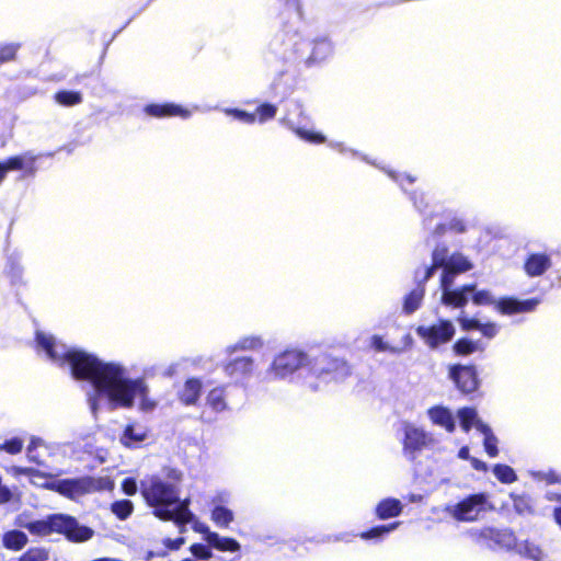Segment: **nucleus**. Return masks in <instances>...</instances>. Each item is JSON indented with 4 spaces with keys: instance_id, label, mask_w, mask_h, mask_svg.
I'll return each instance as SVG.
<instances>
[{
    "instance_id": "obj_1",
    "label": "nucleus",
    "mask_w": 561,
    "mask_h": 561,
    "mask_svg": "<svg viewBox=\"0 0 561 561\" xmlns=\"http://www.w3.org/2000/svg\"><path fill=\"white\" fill-rule=\"evenodd\" d=\"M68 364L71 376L79 381H90L99 394L119 398L124 390L121 375L124 368L115 363L102 362L94 354L82 350L70 348L61 354V365Z\"/></svg>"
},
{
    "instance_id": "obj_2",
    "label": "nucleus",
    "mask_w": 561,
    "mask_h": 561,
    "mask_svg": "<svg viewBox=\"0 0 561 561\" xmlns=\"http://www.w3.org/2000/svg\"><path fill=\"white\" fill-rule=\"evenodd\" d=\"M24 527L36 537L61 535L71 542H84L94 535L90 527L80 525L76 517L61 513L49 514L45 518L27 522Z\"/></svg>"
},
{
    "instance_id": "obj_3",
    "label": "nucleus",
    "mask_w": 561,
    "mask_h": 561,
    "mask_svg": "<svg viewBox=\"0 0 561 561\" xmlns=\"http://www.w3.org/2000/svg\"><path fill=\"white\" fill-rule=\"evenodd\" d=\"M140 494L153 513L179 502V488L159 476H151L140 482Z\"/></svg>"
},
{
    "instance_id": "obj_4",
    "label": "nucleus",
    "mask_w": 561,
    "mask_h": 561,
    "mask_svg": "<svg viewBox=\"0 0 561 561\" xmlns=\"http://www.w3.org/2000/svg\"><path fill=\"white\" fill-rule=\"evenodd\" d=\"M123 382V392L118 394L119 398H114L112 394L108 397V401L113 409L124 408L130 409L134 405L135 397L140 398L139 409L144 412L152 411L157 407V402L148 397V386L144 378L130 379L126 378L125 375H121Z\"/></svg>"
},
{
    "instance_id": "obj_5",
    "label": "nucleus",
    "mask_w": 561,
    "mask_h": 561,
    "mask_svg": "<svg viewBox=\"0 0 561 561\" xmlns=\"http://www.w3.org/2000/svg\"><path fill=\"white\" fill-rule=\"evenodd\" d=\"M113 486L114 483L108 477L83 476L75 479H62L58 481L55 490L68 499H77L85 494L112 490Z\"/></svg>"
},
{
    "instance_id": "obj_6",
    "label": "nucleus",
    "mask_w": 561,
    "mask_h": 561,
    "mask_svg": "<svg viewBox=\"0 0 561 561\" xmlns=\"http://www.w3.org/2000/svg\"><path fill=\"white\" fill-rule=\"evenodd\" d=\"M309 371L313 378L323 382L344 380L352 374L351 366L345 359L327 353L314 358Z\"/></svg>"
},
{
    "instance_id": "obj_7",
    "label": "nucleus",
    "mask_w": 561,
    "mask_h": 561,
    "mask_svg": "<svg viewBox=\"0 0 561 561\" xmlns=\"http://www.w3.org/2000/svg\"><path fill=\"white\" fill-rule=\"evenodd\" d=\"M432 262L438 264L443 270L440 279L447 283L449 277H457L459 274L470 271L472 263L460 252H454L449 255L446 245H437L432 252Z\"/></svg>"
},
{
    "instance_id": "obj_8",
    "label": "nucleus",
    "mask_w": 561,
    "mask_h": 561,
    "mask_svg": "<svg viewBox=\"0 0 561 561\" xmlns=\"http://www.w3.org/2000/svg\"><path fill=\"white\" fill-rule=\"evenodd\" d=\"M493 508L489 501V495L484 492H479L470 494L458 502L450 511V515L458 522H474L482 513Z\"/></svg>"
},
{
    "instance_id": "obj_9",
    "label": "nucleus",
    "mask_w": 561,
    "mask_h": 561,
    "mask_svg": "<svg viewBox=\"0 0 561 561\" xmlns=\"http://www.w3.org/2000/svg\"><path fill=\"white\" fill-rule=\"evenodd\" d=\"M415 332L430 348H437L454 339L456 329L450 320L439 319L431 325H419Z\"/></svg>"
},
{
    "instance_id": "obj_10",
    "label": "nucleus",
    "mask_w": 561,
    "mask_h": 561,
    "mask_svg": "<svg viewBox=\"0 0 561 561\" xmlns=\"http://www.w3.org/2000/svg\"><path fill=\"white\" fill-rule=\"evenodd\" d=\"M471 538L478 546L492 550L512 548L515 545V536L507 528L483 527L472 531Z\"/></svg>"
},
{
    "instance_id": "obj_11",
    "label": "nucleus",
    "mask_w": 561,
    "mask_h": 561,
    "mask_svg": "<svg viewBox=\"0 0 561 561\" xmlns=\"http://www.w3.org/2000/svg\"><path fill=\"white\" fill-rule=\"evenodd\" d=\"M456 277H449L447 283L443 279L439 280V287L442 290L440 302L454 309H461L467 306L469 301L470 291H474L476 283L465 284L454 288V282Z\"/></svg>"
},
{
    "instance_id": "obj_12",
    "label": "nucleus",
    "mask_w": 561,
    "mask_h": 561,
    "mask_svg": "<svg viewBox=\"0 0 561 561\" xmlns=\"http://www.w3.org/2000/svg\"><path fill=\"white\" fill-rule=\"evenodd\" d=\"M448 375L462 394H471L480 387V379L474 365L454 364L449 367Z\"/></svg>"
},
{
    "instance_id": "obj_13",
    "label": "nucleus",
    "mask_w": 561,
    "mask_h": 561,
    "mask_svg": "<svg viewBox=\"0 0 561 561\" xmlns=\"http://www.w3.org/2000/svg\"><path fill=\"white\" fill-rule=\"evenodd\" d=\"M403 433L402 449L404 455L412 460L415 459L416 454L421 453L434 442L431 434L410 423L403 426Z\"/></svg>"
},
{
    "instance_id": "obj_14",
    "label": "nucleus",
    "mask_w": 561,
    "mask_h": 561,
    "mask_svg": "<svg viewBox=\"0 0 561 561\" xmlns=\"http://www.w3.org/2000/svg\"><path fill=\"white\" fill-rule=\"evenodd\" d=\"M308 362L307 354L298 350H286L278 354L271 365V370L277 377L294 374Z\"/></svg>"
},
{
    "instance_id": "obj_15",
    "label": "nucleus",
    "mask_w": 561,
    "mask_h": 561,
    "mask_svg": "<svg viewBox=\"0 0 561 561\" xmlns=\"http://www.w3.org/2000/svg\"><path fill=\"white\" fill-rule=\"evenodd\" d=\"M539 304L540 299L537 297L519 300L515 297L504 296L497 299L495 310L503 316H513L533 312Z\"/></svg>"
},
{
    "instance_id": "obj_16",
    "label": "nucleus",
    "mask_w": 561,
    "mask_h": 561,
    "mask_svg": "<svg viewBox=\"0 0 561 561\" xmlns=\"http://www.w3.org/2000/svg\"><path fill=\"white\" fill-rule=\"evenodd\" d=\"M174 505L173 510L170 507L158 510L154 512V516L164 522H174L179 526H184L193 520L194 515L188 508L190 499L179 500Z\"/></svg>"
},
{
    "instance_id": "obj_17",
    "label": "nucleus",
    "mask_w": 561,
    "mask_h": 561,
    "mask_svg": "<svg viewBox=\"0 0 561 561\" xmlns=\"http://www.w3.org/2000/svg\"><path fill=\"white\" fill-rule=\"evenodd\" d=\"M224 373L237 381L252 376L254 371V360L249 356L236 357L222 365Z\"/></svg>"
},
{
    "instance_id": "obj_18",
    "label": "nucleus",
    "mask_w": 561,
    "mask_h": 561,
    "mask_svg": "<svg viewBox=\"0 0 561 561\" xmlns=\"http://www.w3.org/2000/svg\"><path fill=\"white\" fill-rule=\"evenodd\" d=\"M144 112L151 116L157 118H163V117H181V118H187L191 115V112L175 103L167 102V103H151L147 104L144 107Z\"/></svg>"
},
{
    "instance_id": "obj_19",
    "label": "nucleus",
    "mask_w": 561,
    "mask_h": 561,
    "mask_svg": "<svg viewBox=\"0 0 561 561\" xmlns=\"http://www.w3.org/2000/svg\"><path fill=\"white\" fill-rule=\"evenodd\" d=\"M5 173L9 171H23V176H34L37 172L36 158L31 153L9 157L1 162Z\"/></svg>"
},
{
    "instance_id": "obj_20",
    "label": "nucleus",
    "mask_w": 561,
    "mask_h": 561,
    "mask_svg": "<svg viewBox=\"0 0 561 561\" xmlns=\"http://www.w3.org/2000/svg\"><path fill=\"white\" fill-rule=\"evenodd\" d=\"M551 259L546 253H531L524 262V271L529 277L543 275L551 267Z\"/></svg>"
},
{
    "instance_id": "obj_21",
    "label": "nucleus",
    "mask_w": 561,
    "mask_h": 561,
    "mask_svg": "<svg viewBox=\"0 0 561 561\" xmlns=\"http://www.w3.org/2000/svg\"><path fill=\"white\" fill-rule=\"evenodd\" d=\"M203 383L201 379L192 377L185 380L182 390L179 392V400L182 404L195 405L202 394Z\"/></svg>"
},
{
    "instance_id": "obj_22",
    "label": "nucleus",
    "mask_w": 561,
    "mask_h": 561,
    "mask_svg": "<svg viewBox=\"0 0 561 561\" xmlns=\"http://www.w3.org/2000/svg\"><path fill=\"white\" fill-rule=\"evenodd\" d=\"M428 416L431 421L444 427L448 433L455 431V420L451 412L445 407H433L428 410Z\"/></svg>"
},
{
    "instance_id": "obj_23",
    "label": "nucleus",
    "mask_w": 561,
    "mask_h": 561,
    "mask_svg": "<svg viewBox=\"0 0 561 561\" xmlns=\"http://www.w3.org/2000/svg\"><path fill=\"white\" fill-rule=\"evenodd\" d=\"M425 296V288L422 284H416V286L410 290L403 297L402 311L405 314L414 313L423 304Z\"/></svg>"
},
{
    "instance_id": "obj_24",
    "label": "nucleus",
    "mask_w": 561,
    "mask_h": 561,
    "mask_svg": "<svg viewBox=\"0 0 561 561\" xmlns=\"http://www.w3.org/2000/svg\"><path fill=\"white\" fill-rule=\"evenodd\" d=\"M402 510H403V506H402L400 500L393 499V497H388V499L381 500L377 504V506L375 508V513L379 519H388V518L399 516L401 514Z\"/></svg>"
},
{
    "instance_id": "obj_25",
    "label": "nucleus",
    "mask_w": 561,
    "mask_h": 561,
    "mask_svg": "<svg viewBox=\"0 0 561 561\" xmlns=\"http://www.w3.org/2000/svg\"><path fill=\"white\" fill-rule=\"evenodd\" d=\"M206 541L209 547L222 552H238L241 545L231 537H220L217 533L208 534Z\"/></svg>"
},
{
    "instance_id": "obj_26",
    "label": "nucleus",
    "mask_w": 561,
    "mask_h": 561,
    "mask_svg": "<svg viewBox=\"0 0 561 561\" xmlns=\"http://www.w3.org/2000/svg\"><path fill=\"white\" fill-rule=\"evenodd\" d=\"M28 542L27 536L19 529L8 530L2 535V545L11 551L22 550Z\"/></svg>"
},
{
    "instance_id": "obj_27",
    "label": "nucleus",
    "mask_w": 561,
    "mask_h": 561,
    "mask_svg": "<svg viewBox=\"0 0 561 561\" xmlns=\"http://www.w3.org/2000/svg\"><path fill=\"white\" fill-rule=\"evenodd\" d=\"M510 497L512 499L514 511L518 515L528 516L535 514V501L530 495L511 493Z\"/></svg>"
},
{
    "instance_id": "obj_28",
    "label": "nucleus",
    "mask_w": 561,
    "mask_h": 561,
    "mask_svg": "<svg viewBox=\"0 0 561 561\" xmlns=\"http://www.w3.org/2000/svg\"><path fill=\"white\" fill-rule=\"evenodd\" d=\"M206 403L215 412H221L226 410V389L222 386L215 387L209 390L206 397Z\"/></svg>"
},
{
    "instance_id": "obj_29",
    "label": "nucleus",
    "mask_w": 561,
    "mask_h": 561,
    "mask_svg": "<svg viewBox=\"0 0 561 561\" xmlns=\"http://www.w3.org/2000/svg\"><path fill=\"white\" fill-rule=\"evenodd\" d=\"M54 101L65 107L76 106L83 101V96L79 91L59 90L54 96Z\"/></svg>"
},
{
    "instance_id": "obj_30",
    "label": "nucleus",
    "mask_w": 561,
    "mask_h": 561,
    "mask_svg": "<svg viewBox=\"0 0 561 561\" xmlns=\"http://www.w3.org/2000/svg\"><path fill=\"white\" fill-rule=\"evenodd\" d=\"M211 520L216 524V526L220 528H227L231 522L233 520V513L231 510L222 506L216 505L211 510Z\"/></svg>"
},
{
    "instance_id": "obj_31",
    "label": "nucleus",
    "mask_w": 561,
    "mask_h": 561,
    "mask_svg": "<svg viewBox=\"0 0 561 561\" xmlns=\"http://www.w3.org/2000/svg\"><path fill=\"white\" fill-rule=\"evenodd\" d=\"M36 342L37 344L46 352L47 356L58 362L61 365V355H59L55 350V341L51 336L45 335L42 332L36 333Z\"/></svg>"
},
{
    "instance_id": "obj_32",
    "label": "nucleus",
    "mask_w": 561,
    "mask_h": 561,
    "mask_svg": "<svg viewBox=\"0 0 561 561\" xmlns=\"http://www.w3.org/2000/svg\"><path fill=\"white\" fill-rule=\"evenodd\" d=\"M147 432L136 430L134 424H127L124 428L122 443L125 446H131L134 443H141L147 438Z\"/></svg>"
},
{
    "instance_id": "obj_33",
    "label": "nucleus",
    "mask_w": 561,
    "mask_h": 561,
    "mask_svg": "<svg viewBox=\"0 0 561 561\" xmlns=\"http://www.w3.org/2000/svg\"><path fill=\"white\" fill-rule=\"evenodd\" d=\"M49 549L45 547H31L13 561H48Z\"/></svg>"
},
{
    "instance_id": "obj_34",
    "label": "nucleus",
    "mask_w": 561,
    "mask_h": 561,
    "mask_svg": "<svg viewBox=\"0 0 561 561\" xmlns=\"http://www.w3.org/2000/svg\"><path fill=\"white\" fill-rule=\"evenodd\" d=\"M111 512L119 519L126 520L134 512V504L130 500H118L111 504Z\"/></svg>"
},
{
    "instance_id": "obj_35",
    "label": "nucleus",
    "mask_w": 561,
    "mask_h": 561,
    "mask_svg": "<svg viewBox=\"0 0 561 561\" xmlns=\"http://www.w3.org/2000/svg\"><path fill=\"white\" fill-rule=\"evenodd\" d=\"M458 417L460 426L466 433H468L472 426L476 425V422L479 421L476 409L471 407L459 409Z\"/></svg>"
},
{
    "instance_id": "obj_36",
    "label": "nucleus",
    "mask_w": 561,
    "mask_h": 561,
    "mask_svg": "<svg viewBox=\"0 0 561 561\" xmlns=\"http://www.w3.org/2000/svg\"><path fill=\"white\" fill-rule=\"evenodd\" d=\"M478 343L468 337H460L453 344V352L457 356H468L478 351Z\"/></svg>"
},
{
    "instance_id": "obj_37",
    "label": "nucleus",
    "mask_w": 561,
    "mask_h": 561,
    "mask_svg": "<svg viewBox=\"0 0 561 561\" xmlns=\"http://www.w3.org/2000/svg\"><path fill=\"white\" fill-rule=\"evenodd\" d=\"M277 111L278 108L275 104L265 102L260 104L252 114H255L256 123L264 124L274 119Z\"/></svg>"
},
{
    "instance_id": "obj_38",
    "label": "nucleus",
    "mask_w": 561,
    "mask_h": 561,
    "mask_svg": "<svg viewBox=\"0 0 561 561\" xmlns=\"http://www.w3.org/2000/svg\"><path fill=\"white\" fill-rule=\"evenodd\" d=\"M493 473L496 477V479L504 484H510L517 480L516 472L508 465H504V463L494 465Z\"/></svg>"
},
{
    "instance_id": "obj_39",
    "label": "nucleus",
    "mask_w": 561,
    "mask_h": 561,
    "mask_svg": "<svg viewBox=\"0 0 561 561\" xmlns=\"http://www.w3.org/2000/svg\"><path fill=\"white\" fill-rule=\"evenodd\" d=\"M470 295L474 306H493L495 308L497 299L494 298L489 289H478L476 287L474 291H470Z\"/></svg>"
},
{
    "instance_id": "obj_40",
    "label": "nucleus",
    "mask_w": 561,
    "mask_h": 561,
    "mask_svg": "<svg viewBox=\"0 0 561 561\" xmlns=\"http://www.w3.org/2000/svg\"><path fill=\"white\" fill-rule=\"evenodd\" d=\"M398 525L399 522H394L389 525L375 526L366 531L360 533L359 537L364 540L381 538L382 536L389 534L391 530L396 529Z\"/></svg>"
},
{
    "instance_id": "obj_41",
    "label": "nucleus",
    "mask_w": 561,
    "mask_h": 561,
    "mask_svg": "<svg viewBox=\"0 0 561 561\" xmlns=\"http://www.w3.org/2000/svg\"><path fill=\"white\" fill-rule=\"evenodd\" d=\"M294 131L298 137L310 144L320 145L327 141L325 136L319 131L308 130L301 127L295 128Z\"/></svg>"
},
{
    "instance_id": "obj_42",
    "label": "nucleus",
    "mask_w": 561,
    "mask_h": 561,
    "mask_svg": "<svg viewBox=\"0 0 561 561\" xmlns=\"http://www.w3.org/2000/svg\"><path fill=\"white\" fill-rule=\"evenodd\" d=\"M225 113L228 116L233 117L234 119H238L244 124L252 125L256 123L255 114H252L250 112H247L244 110L240 108H226Z\"/></svg>"
},
{
    "instance_id": "obj_43",
    "label": "nucleus",
    "mask_w": 561,
    "mask_h": 561,
    "mask_svg": "<svg viewBox=\"0 0 561 561\" xmlns=\"http://www.w3.org/2000/svg\"><path fill=\"white\" fill-rule=\"evenodd\" d=\"M19 48V44H0V65L14 60Z\"/></svg>"
},
{
    "instance_id": "obj_44",
    "label": "nucleus",
    "mask_w": 561,
    "mask_h": 561,
    "mask_svg": "<svg viewBox=\"0 0 561 561\" xmlns=\"http://www.w3.org/2000/svg\"><path fill=\"white\" fill-rule=\"evenodd\" d=\"M23 449V440L20 437H12L0 444V450L10 455H18Z\"/></svg>"
},
{
    "instance_id": "obj_45",
    "label": "nucleus",
    "mask_w": 561,
    "mask_h": 561,
    "mask_svg": "<svg viewBox=\"0 0 561 561\" xmlns=\"http://www.w3.org/2000/svg\"><path fill=\"white\" fill-rule=\"evenodd\" d=\"M210 548L211 547H209V545H204V543L197 542V543H193L190 547V551L194 556L195 559L206 561L213 557V552H211Z\"/></svg>"
},
{
    "instance_id": "obj_46",
    "label": "nucleus",
    "mask_w": 561,
    "mask_h": 561,
    "mask_svg": "<svg viewBox=\"0 0 561 561\" xmlns=\"http://www.w3.org/2000/svg\"><path fill=\"white\" fill-rule=\"evenodd\" d=\"M456 320L459 323L461 330L467 332L472 330H479L481 323L476 318H469L465 312H461Z\"/></svg>"
},
{
    "instance_id": "obj_47",
    "label": "nucleus",
    "mask_w": 561,
    "mask_h": 561,
    "mask_svg": "<svg viewBox=\"0 0 561 561\" xmlns=\"http://www.w3.org/2000/svg\"><path fill=\"white\" fill-rule=\"evenodd\" d=\"M263 345V341L259 336H245L242 337L234 346L239 350H255Z\"/></svg>"
},
{
    "instance_id": "obj_48",
    "label": "nucleus",
    "mask_w": 561,
    "mask_h": 561,
    "mask_svg": "<svg viewBox=\"0 0 561 561\" xmlns=\"http://www.w3.org/2000/svg\"><path fill=\"white\" fill-rule=\"evenodd\" d=\"M483 446L485 453L491 457L494 458L499 455V448H497V438L494 434L489 435L488 437H484L483 439Z\"/></svg>"
},
{
    "instance_id": "obj_49",
    "label": "nucleus",
    "mask_w": 561,
    "mask_h": 561,
    "mask_svg": "<svg viewBox=\"0 0 561 561\" xmlns=\"http://www.w3.org/2000/svg\"><path fill=\"white\" fill-rule=\"evenodd\" d=\"M499 325L495 322H485L480 323V328L478 331L481 332V334L488 339H493L499 333Z\"/></svg>"
},
{
    "instance_id": "obj_50",
    "label": "nucleus",
    "mask_w": 561,
    "mask_h": 561,
    "mask_svg": "<svg viewBox=\"0 0 561 561\" xmlns=\"http://www.w3.org/2000/svg\"><path fill=\"white\" fill-rule=\"evenodd\" d=\"M8 472L12 473L15 477L19 476H28V477H35L38 476V471L33 468H26V467H18L12 466L8 469Z\"/></svg>"
},
{
    "instance_id": "obj_51",
    "label": "nucleus",
    "mask_w": 561,
    "mask_h": 561,
    "mask_svg": "<svg viewBox=\"0 0 561 561\" xmlns=\"http://www.w3.org/2000/svg\"><path fill=\"white\" fill-rule=\"evenodd\" d=\"M122 490L127 495H135L138 490L136 480L130 477L125 478L122 482Z\"/></svg>"
},
{
    "instance_id": "obj_52",
    "label": "nucleus",
    "mask_w": 561,
    "mask_h": 561,
    "mask_svg": "<svg viewBox=\"0 0 561 561\" xmlns=\"http://www.w3.org/2000/svg\"><path fill=\"white\" fill-rule=\"evenodd\" d=\"M185 542V539L184 537H178V538H174V539H171V538H167L163 540V545L169 549V550H179Z\"/></svg>"
},
{
    "instance_id": "obj_53",
    "label": "nucleus",
    "mask_w": 561,
    "mask_h": 561,
    "mask_svg": "<svg viewBox=\"0 0 561 561\" xmlns=\"http://www.w3.org/2000/svg\"><path fill=\"white\" fill-rule=\"evenodd\" d=\"M39 443H41L39 438H32L27 446L28 460L33 461L35 463H41V460L33 454L34 449L38 446Z\"/></svg>"
},
{
    "instance_id": "obj_54",
    "label": "nucleus",
    "mask_w": 561,
    "mask_h": 561,
    "mask_svg": "<svg viewBox=\"0 0 561 561\" xmlns=\"http://www.w3.org/2000/svg\"><path fill=\"white\" fill-rule=\"evenodd\" d=\"M439 268L438 267V264H434L433 262L431 263L430 266H427L424 271V275L423 277L417 280L416 284H422L423 287L425 288V284L427 283V280L433 276L434 272Z\"/></svg>"
},
{
    "instance_id": "obj_55",
    "label": "nucleus",
    "mask_w": 561,
    "mask_h": 561,
    "mask_svg": "<svg viewBox=\"0 0 561 561\" xmlns=\"http://www.w3.org/2000/svg\"><path fill=\"white\" fill-rule=\"evenodd\" d=\"M370 343L376 351L382 352L387 348V345L380 335H373Z\"/></svg>"
},
{
    "instance_id": "obj_56",
    "label": "nucleus",
    "mask_w": 561,
    "mask_h": 561,
    "mask_svg": "<svg viewBox=\"0 0 561 561\" xmlns=\"http://www.w3.org/2000/svg\"><path fill=\"white\" fill-rule=\"evenodd\" d=\"M100 396L101 394H99L98 391L95 390V392L89 394V398H88L90 409L94 414H96L98 410H99V397Z\"/></svg>"
},
{
    "instance_id": "obj_57",
    "label": "nucleus",
    "mask_w": 561,
    "mask_h": 561,
    "mask_svg": "<svg viewBox=\"0 0 561 561\" xmlns=\"http://www.w3.org/2000/svg\"><path fill=\"white\" fill-rule=\"evenodd\" d=\"M470 463H471L472 468L476 469L477 471L486 472L489 469L488 465L484 461H482L476 457H472L470 459Z\"/></svg>"
},
{
    "instance_id": "obj_58",
    "label": "nucleus",
    "mask_w": 561,
    "mask_h": 561,
    "mask_svg": "<svg viewBox=\"0 0 561 561\" xmlns=\"http://www.w3.org/2000/svg\"><path fill=\"white\" fill-rule=\"evenodd\" d=\"M474 427H476L479 432H481V433L483 434V436H484V437H488L489 435H492V434H493V432H492L491 427H490L488 424L483 423L481 420H479V421H477V422H476Z\"/></svg>"
},
{
    "instance_id": "obj_59",
    "label": "nucleus",
    "mask_w": 561,
    "mask_h": 561,
    "mask_svg": "<svg viewBox=\"0 0 561 561\" xmlns=\"http://www.w3.org/2000/svg\"><path fill=\"white\" fill-rule=\"evenodd\" d=\"M193 529L199 534H203L206 536H208V534H213L214 531H210L209 530V527L203 523H196L194 526H193Z\"/></svg>"
},
{
    "instance_id": "obj_60",
    "label": "nucleus",
    "mask_w": 561,
    "mask_h": 561,
    "mask_svg": "<svg viewBox=\"0 0 561 561\" xmlns=\"http://www.w3.org/2000/svg\"><path fill=\"white\" fill-rule=\"evenodd\" d=\"M458 457L463 460H469L472 458L469 454V447L462 446L458 451Z\"/></svg>"
},
{
    "instance_id": "obj_61",
    "label": "nucleus",
    "mask_w": 561,
    "mask_h": 561,
    "mask_svg": "<svg viewBox=\"0 0 561 561\" xmlns=\"http://www.w3.org/2000/svg\"><path fill=\"white\" fill-rule=\"evenodd\" d=\"M560 481H561V479L554 472H549L547 474V482L548 483H559Z\"/></svg>"
},
{
    "instance_id": "obj_62",
    "label": "nucleus",
    "mask_w": 561,
    "mask_h": 561,
    "mask_svg": "<svg viewBox=\"0 0 561 561\" xmlns=\"http://www.w3.org/2000/svg\"><path fill=\"white\" fill-rule=\"evenodd\" d=\"M553 517L556 523L561 527V506L554 508Z\"/></svg>"
},
{
    "instance_id": "obj_63",
    "label": "nucleus",
    "mask_w": 561,
    "mask_h": 561,
    "mask_svg": "<svg viewBox=\"0 0 561 561\" xmlns=\"http://www.w3.org/2000/svg\"><path fill=\"white\" fill-rule=\"evenodd\" d=\"M405 179L410 182V183H413L415 181V178L414 176H411V175H407Z\"/></svg>"
},
{
    "instance_id": "obj_64",
    "label": "nucleus",
    "mask_w": 561,
    "mask_h": 561,
    "mask_svg": "<svg viewBox=\"0 0 561 561\" xmlns=\"http://www.w3.org/2000/svg\"><path fill=\"white\" fill-rule=\"evenodd\" d=\"M181 561H195V560H194V559H191V558H185V559H183V560H181Z\"/></svg>"
}]
</instances>
